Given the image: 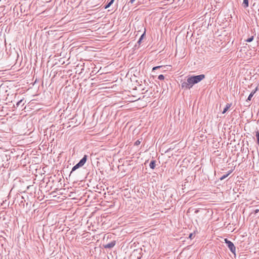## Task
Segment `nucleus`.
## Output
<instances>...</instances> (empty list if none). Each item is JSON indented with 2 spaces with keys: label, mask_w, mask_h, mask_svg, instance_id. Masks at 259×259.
I'll use <instances>...</instances> for the list:
<instances>
[{
  "label": "nucleus",
  "mask_w": 259,
  "mask_h": 259,
  "mask_svg": "<svg viewBox=\"0 0 259 259\" xmlns=\"http://www.w3.org/2000/svg\"><path fill=\"white\" fill-rule=\"evenodd\" d=\"M190 80L189 83L192 84V87L195 84L203 80L205 78L204 74H200L198 75H192L188 77Z\"/></svg>",
  "instance_id": "f257e3e1"
},
{
  "label": "nucleus",
  "mask_w": 259,
  "mask_h": 259,
  "mask_svg": "<svg viewBox=\"0 0 259 259\" xmlns=\"http://www.w3.org/2000/svg\"><path fill=\"white\" fill-rule=\"evenodd\" d=\"M225 242L227 244L228 247L229 248L230 250L231 251L232 253L235 254L236 252V247L234 246L233 243L231 241L229 240L228 239H225Z\"/></svg>",
  "instance_id": "f03ea898"
},
{
  "label": "nucleus",
  "mask_w": 259,
  "mask_h": 259,
  "mask_svg": "<svg viewBox=\"0 0 259 259\" xmlns=\"http://www.w3.org/2000/svg\"><path fill=\"white\" fill-rule=\"evenodd\" d=\"M92 71L91 73V75H94L98 72H100V74H102L104 73V71H102V67L100 66H95L94 67L92 66Z\"/></svg>",
  "instance_id": "7ed1b4c3"
},
{
  "label": "nucleus",
  "mask_w": 259,
  "mask_h": 259,
  "mask_svg": "<svg viewBox=\"0 0 259 259\" xmlns=\"http://www.w3.org/2000/svg\"><path fill=\"white\" fill-rule=\"evenodd\" d=\"M189 82H190V80H189V78H188L187 79V81H184L182 83V85H181L182 89H185V90H188V89H190L191 88H192V85L190 83V82L189 83Z\"/></svg>",
  "instance_id": "20e7f679"
},
{
  "label": "nucleus",
  "mask_w": 259,
  "mask_h": 259,
  "mask_svg": "<svg viewBox=\"0 0 259 259\" xmlns=\"http://www.w3.org/2000/svg\"><path fill=\"white\" fill-rule=\"evenodd\" d=\"M115 243H116L115 241H112L111 242L105 245L104 248H111L115 246Z\"/></svg>",
  "instance_id": "39448f33"
},
{
  "label": "nucleus",
  "mask_w": 259,
  "mask_h": 259,
  "mask_svg": "<svg viewBox=\"0 0 259 259\" xmlns=\"http://www.w3.org/2000/svg\"><path fill=\"white\" fill-rule=\"evenodd\" d=\"M88 156L87 155H84L82 159L79 161V163L80 164L81 166H83L87 161Z\"/></svg>",
  "instance_id": "423d86ee"
},
{
  "label": "nucleus",
  "mask_w": 259,
  "mask_h": 259,
  "mask_svg": "<svg viewBox=\"0 0 259 259\" xmlns=\"http://www.w3.org/2000/svg\"><path fill=\"white\" fill-rule=\"evenodd\" d=\"M82 166L80 165V163H77L76 165H75L72 168L70 174V176L72 174L73 171L76 170L77 168H78L80 167H81Z\"/></svg>",
  "instance_id": "0eeeda50"
},
{
  "label": "nucleus",
  "mask_w": 259,
  "mask_h": 259,
  "mask_svg": "<svg viewBox=\"0 0 259 259\" xmlns=\"http://www.w3.org/2000/svg\"><path fill=\"white\" fill-rule=\"evenodd\" d=\"M24 104H25V103L24 102L23 99H21L20 101H19L18 102H17V103L16 104V106L14 105V107L17 108L20 105H21V106H23L24 105Z\"/></svg>",
  "instance_id": "6e6552de"
},
{
  "label": "nucleus",
  "mask_w": 259,
  "mask_h": 259,
  "mask_svg": "<svg viewBox=\"0 0 259 259\" xmlns=\"http://www.w3.org/2000/svg\"><path fill=\"white\" fill-rule=\"evenodd\" d=\"M156 161L155 160H152L150 161L149 164V166L152 169H154L156 166Z\"/></svg>",
  "instance_id": "1a4fd4ad"
},
{
  "label": "nucleus",
  "mask_w": 259,
  "mask_h": 259,
  "mask_svg": "<svg viewBox=\"0 0 259 259\" xmlns=\"http://www.w3.org/2000/svg\"><path fill=\"white\" fill-rule=\"evenodd\" d=\"M114 0H110V1L107 3V4L104 6V8L106 9L109 8L111 6V5L114 3Z\"/></svg>",
  "instance_id": "9d476101"
},
{
  "label": "nucleus",
  "mask_w": 259,
  "mask_h": 259,
  "mask_svg": "<svg viewBox=\"0 0 259 259\" xmlns=\"http://www.w3.org/2000/svg\"><path fill=\"white\" fill-rule=\"evenodd\" d=\"M231 106V105L229 104H227L226 105V107H225V108L224 109L223 111V113L224 114L229 109V108Z\"/></svg>",
  "instance_id": "9b49d317"
},
{
  "label": "nucleus",
  "mask_w": 259,
  "mask_h": 259,
  "mask_svg": "<svg viewBox=\"0 0 259 259\" xmlns=\"http://www.w3.org/2000/svg\"><path fill=\"white\" fill-rule=\"evenodd\" d=\"M242 5L244 8H246L248 7V0H243Z\"/></svg>",
  "instance_id": "f8f14e48"
},
{
  "label": "nucleus",
  "mask_w": 259,
  "mask_h": 259,
  "mask_svg": "<svg viewBox=\"0 0 259 259\" xmlns=\"http://www.w3.org/2000/svg\"><path fill=\"white\" fill-rule=\"evenodd\" d=\"M255 136H256V140H257V143L259 145V132H258V131H257L255 132Z\"/></svg>",
  "instance_id": "ddd939ff"
},
{
  "label": "nucleus",
  "mask_w": 259,
  "mask_h": 259,
  "mask_svg": "<svg viewBox=\"0 0 259 259\" xmlns=\"http://www.w3.org/2000/svg\"><path fill=\"white\" fill-rule=\"evenodd\" d=\"M231 173V171H230L228 174H226V175H223L222 177H221L220 178V180H223L224 179H225V178H226Z\"/></svg>",
  "instance_id": "4468645a"
},
{
  "label": "nucleus",
  "mask_w": 259,
  "mask_h": 259,
  "mask_svg": "<svg viewBox=\"0 0 259 259\" xmlns=\"http://www.w3.org/2000/svg\"><path fill=\"white\" fill-rule=\"evenodd\" d=\"M253 38H254L253 36H252L250 37H249V38H247V39H246L245 41L246 42H251V41H252L253 40Z\"/></svg>",
  "instance_id": "2eb2a0df"
},
{
  "label": "nucleus",
  "mask_w": 259,
  "mask_h": 259,
  "mask_svg": "<svg viewBox=\"0 0 259 259\" xmlns=\"http://www.w3.org/2000/svg\"><path fill=\"white\" fill-rule=\"evenodd\" d=\"M253 93L252 94H250V95H249V96L248 97L247 100H246V101H250L252 97H253Z\"/></svg>",
  "instance_id": "dca6fc26"
},
{
  "label": "nucleus",
  "mask_w": 259,
  "mask_h": 259,
  "mask_svg": "<svg viewBox=\"0 0 259 259\" xmlns=\"http://www.w3.org/2000/svg\"><path fill=\"white\" fill-rule=\"evenodd\" d=\"M158 78L160 80H163L164 79V76L162 74H160L158 76Z\"/></svg>",
  "instance_id": "f3484780"
},
{
  "label": "nucleus",
  "mask_w": 259,
  "mask_h": 259,
  "mask_svg": "<svg viewBox=\"0 0 259 259\" xmlns=\"http://www.w3.org/2000/svg\"><path fill=\"white\" fill-rule=\"evenodd\" d=\"M162 66H156L153 68L152 70L154 71V70H157V69L160 68Z\"/></svg>",
  "instance_id": "a211bd4d"
},
{
  "label": "nucleus",
  "mask_w": 259,
  "mask_h": 259,
  "mask_svg": "<svg viewBox=\"0 0 259 259\" xmlns=\"http://www.w3.org/2000/svg\"><path fill=\"white\" fill-rule=\"evenodd\" d=\"M141 141L140 140H138L135 143V145L138 146L140 144Z\"/></svg>",
  "instance_id": "6ab92c4d"
},
{
  "label": "nucleus",
  "mask_w": 259,
  "mask_h": 259,
  "mask_svg": "<svg viewBox=\"0 0 259 259\" xmlns=\"http://www.w3.org/2000/svg\"><path fill=\"white\" fill-rule=\"evenodd\" d=\"M258 90V87H256L254 90H253L250 94L253 93V95L256 93V92Z\"/></svg>",
  "instance_id": "aec40b11"
},
{
  "label": "nucleus",
  "mask_w": 259,
  "mask_h": 259,
  "mask_svg": "<svg viewBox=\"0 0 259 259\" xmlns=\"http://www.w3.org/2000/svg\"><path fill=\"white\" fill-rule=\"evenodd\" d=\"M259 212V209H256L253 210V212L254 214H256Z\"/></svg>",
  "instance_id": "412c9836"
},
{
  "label": "nucleus",
  "mask_w": 259,
  "mask_h": 259,
  "mask_svg": "<svg viewBox=\"0 0 259 259\" xmlns=\"http://www.w3.org/2000/svg\"><path fill=\"white\" fill-rule=\"evenodd\" d=\"M145 31H144V32L142 34V35L141 36L140 38L142 40L143 38H144V37L145 36Z\"/></svg>",
  "instance_id": "4be33fe9"
},
{
  "label": "nucleus",
  "mask_w": 259,
  "mask_h": 259,
  "mask_svg": "<svg viewBox=\"0 0 259 259\" xmlns=\"http://www.w3.org/2000/svg\"><path fill=\"white\" fill-rule=\"evenodd\" d=\"M106 68V67L105 66V67H104V69H103V70H102V71H104V73H107V70H104Z\"/></svg>",
  "instance_id": "5701e85b"
},
{
  "label": "nucleus",
  "mask_w": 259,
  "mask_h": 259,
  "mask_svg": "<svg viewBox=\"0 0 259 259\" xmlns=\"http://www.w3.org/2000/svg\"><path fill=\"white\" fill-rule=\"evenodd\" d=\"M141 41H142V39H141L140 38H139V40L138 41V42H137L140 45V43H141Z\"/></svg>",
  "instance_id": "b1692460"
},
{
  "label": "nucleus",
  "mask_w": 259,
  "mask_h": 259,
  "mask_svg": "<svg viewBox=\"0 0 259 259\" xmlns=\"http://www.w3.org/2000/svg\"><path fill=\"white\" fill-rule=\"evenodd\" d=\"M193 236V234H192V233H191V234L189 235V238H192Z\"/></svg>",
  "instance_id": "393cba45"
},
{
  "label": "nucleus",
  "mask_w": 259,
  "mask_h": 259,
  "mask_svg": "<svg viewBox=\"0 0 259 259\" xmlns=\"http://www.w3.org/2000/svg\"><path fill=\"white\" fill-rule=\"evenodd\" d=\"M135 1V0H130V3H131V4H133Z\"/></svg>",
  "instance_id": "a878e982"
},
{
  "label": "nucleus",
  "mask_w": 259,
  "mask_h": 259,
  "mask_svg": "<svg viewBox=\"0 0 259 259\" xmlns=\"http://www.w3.org/2000/svg\"><path fill=\"white\" fill-rule=\"evenodd\" d=\"M199 211V210H198V209H196V210L195 211V213H197Z\"/></svg>",
  "instance_id": "bb28decb"
}]
</instances>
